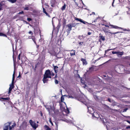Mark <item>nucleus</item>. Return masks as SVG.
Segmentation results:
<instances>
[{
	"label": "nucleus",
	"mask_w": 130,
	"mask_h": 130,
	"mask_svg": "<svg viewBox=\"0 0 130 130\" xmlns=\"http://www.w3.org/2000/svg\"><path fill=\"white\" fill-rule=\"evenodd\" d=\"M3 5V3L2 2H1L0 3V6H1L2 7Z\"/></svg>",
	"instance_id": "nucleus-39"
},
{
	"label": "nucleus",
	"mask_w": 130,
	"mask_h": 130,
	"mask_svg": "<svg viewBox=\"0 0 130 130\" xmlns=\"http://www.w3.org/2000/svg\"><path fill=\"white\" fill-rule=\"evenodd\" d=\"M16 124L15 123H14L12 125V126H11L12 128H13L14 126H15L16 125Z\"/></svg>",
	"instance_id": "nucleus-28"
},
{
	"label": "nucleus",
	"mask_w": 130,
	"mask_h": 130,
	"mask_svg": "<svg viewBox=\"0 0 130 130\" xmlns=\"http://www.w3.org/2000/svg\"><path fill=\"white\" fill-rule=\"evenodd\" d=\"M123 54V52H117V54L118 55H122Z\"/></svg>",
	"instance_id": "nucleus-13"
},
{
	"label": "nucleus",
	"mask_w": 130,
	"mask_h": 130,
	"mask_svg": "<svg viewBox=\"0 0 130 130\" xmlns=\"http://www.w3.org/2000/svg\"><path fill=\"white\" fill-rule=\"evenodd\" d=\"M37 123H39V122L38 121H37Z\"/></svg>",
	"instance_id": "nucleus-64"
},
{
	"label": "nucleus",
	"mask_w": 130,
	"mask_h": 130,
	"mask_svg": "<svg viewBox=\"0 0 130 130\" xmlns=\"http://www.w3.org/2000/svg\"><path fill=\"white\" fill-rule=\"evenodd\" d=\"M66 8V5L65 4L63 6H62V7L61 8V9L62 10H64Z\"/></svg>",
	"instance_id": "nucleus-16"
},
{
	"label": "nucleus",
	"mask_w": 130,
	"mask_h": 130,
	"mask_svg": "<svg viewBox=\"0 0 130 130\" xmlns=\"http://www.w3.org/2000/svg\"><path fill=\"white\" fill-rule=\"evenodd\" d=\"M92 13H93L94 14H94H95V12H93Z\"/></svg>",
	"instance_id": "nucleus-61"
},
{
	"label": "nucleus",
	"mask_w": 130,
	"mask_h": 130,
	"mask_svg": "<svg viewBox=\"0 0 130 130\" xmlns=\"http://www.w3.org/2000/svg\"><path fill=\"white\" fill-rule=\"evenodd\" d=\"M83 42H80L79 43V44L80 45H82L83 44Z\"/></svg>",
	"instance_id": "nucleus-44"
},
{
	"label": "nucleus",
	"mask_w": 130,
	"mask_h": 130,
	"mask_svg": "<svg viewBox=\"0 0 130 130\" xmlns=\"http://www.w3.org/2000/svg\"><path fill=\"white\" fill-rule=\"evenodd\" d=\"M21 54H20L18 55V57H20V56Z\"/></svg>",
	"instance_id": "nucleus-59"
},
{
	"label": "nucleus",
	"mask_w": 130,
	"mask_h": 130,
	"mask_svg": "<svg viewBox=\"0 0 130 130\" xmlns=\"http://www.w3.org/2000/svg\"><path fill=\"white\" fill-rule=\"evenodd\" d=\"M91 33L90 32H88V35H90L91 34Z\"/></svg>",
	"instance_id": "nucleus-46"
},
{
	"label": "nucleus",
	"mask_w": 130,
	"mask_h": 130,
	"mask_svg": "<svg viewBox=\"0 0 130 130\" xmlns=\"http://www.w3.org/2000/svg\"><path fill=\"white\" fill-rule=\"evenodd\" d=\"M24 13V12L23 11H22L21 12H19L18 14H23Z\"/></svg>",
	"instance_id": "nucleus-36"
},
{
	"label": "nucleus",
	"mask_w": 130,
	"mask_h": 130,
	"mask_svg": "<svg viewBox=\"0 0 130 130\" xmlns=\"http://www.w3.org/2000/svg\"><path fill=\"white\" fill-rule=\"evenodd\" d=\"M103 41H104L105 40V38L103 36H100L99 37Z\"/></svg>",
	"instance_id": "nucleus-18"
},
{
	"label": "nucleus",
	"mask_w": 130,
	"mask_h": 130,
	"mask_svg": "<svg viewBox=\"0 0 130 130\" xmlns=\"http://www.w3.org/2000/svg\"><path fill=\"white\" fill-rule=\"evenodd\" d=\"M18 59H19V60L20 59V57H18Z\"/></svg>",
	"instance_id": "nucleus-58"
},
{
	"label": "nucleus",
	"mask_w": 130,
	"mask_h": 130,
	"mask_svg": "<svg viewBox=\"0 0 130 130\" xmlns=\"http://www.w3.org/2000/svg\"><path fill=\"white\" fill-rule=\"evenodd\" d=\"M57 76V74H56V75H55V78H56V77Z\"/></svg>",
	"instance_id": "nucleus-62"
},
{
	"label": "nucleus",
	"mask_w": 130,
	"mask_h": 130,
	"mask_svg": "<svg viewBox=\"0 0 130 130\" xmlns=\"http://www.w3.org/2000/svg\"><path fill=\"white\" fill-rule=\"evenodd\" d=\"M126 59L129 60L130 59V56L126 57Z\"/></svg>",
	"instance_id": "nucleus-29"
},
{
	"label": "nucleus",
	"mask_w": 130,
	"mask_h": 130,
	"mask_svg": "<svg viewBox=\"0 0 130 130\" xmlns=\"http://www.w3.org/2000/svg\"><path fill=\"white\" fill-rule=\"evenodd\" d=\"M14 83H12V82L11 84H10L9 85V90L8 92V94H9L11 93V91L12 90V89L13 88L14 86Z\"/></svg>",
	"instance_id": "nucleus-4"
},
{
	"label": "nucleus",
	"mask_w": 130,
	"mask_h": 130,
	"mask_svg": "<svg viewBox=\"0 0 130 130\" xmlns=\"http://www.w3.org/2000/svg\"><path fill=\"white\" fill-rule=\"evenodd\" d=\"M29 34H32V31H30L29 32Z\"/></svg>",
	"instance_id": "nucleus-47"
},
{
	"label": "nucleus",
	"mask_w": 130,
	"mask_h": 130,
	"mask_svg": "<svg viewBox=\"0 0 130 130\" xmlns=\"http://www.w3.org/2000/svg\"><path fill=\"white\" fill-rule=\"evenodd\" d=\"M81 60L83 62V65H86L87 64V63L86 59H84V58H82Z\"/></svg>",
	"instance_id": "nucleus-9"
},
{
	"label": "nucleus",
	"mask_w": 130,
	"mask_h": 130,
	"mask_svg": "<svg viewBox=\"0 0 130 130\" xmlns=\"http://www.w3.org/2000/svg\"><path fill=\"white\" fill-rule=\"evenodd\" d=\"M128 109V108H126L124 109L123 111V112H126L127 110Z\"/></svg>",
	"instance_id": "nucleus-31"
},
{
	"label": "nucleus",
	"mask_w": 130,
	"mask_h": 130,
	"mask_svg": "<svg viewBox=\"0 0 130 130\" xmlns=\"http://www.w3.org/2000/svg\"><path fill=\"white\" fill-rule=\"evenodd\" d=\"M110 33H111V34H115L119 33V32H115V33H112V32H110Z\"/></svg>",
	"instance_id": "nucleus-35"
},
{
	"label": "nucleus",
	"mask_w": 130,
	"mask_h": 130,
	"mask_svg": "<svg viewBox=\"0 0 130 130\" xmlns=\"http://www.w3.org/2000/svg\"><path fill=\"white\" fill-rule=\"evenodd\" d=\"M32 39V40H33V41H34V43H35L36 44V41H35V38H33Z\"/></svg>",
	"instance_id": "nucleus-34"
},
{
	"label": "nucleus",
	"mask_w": 130,
	"mask_h": 130,
	"mask_svg": "<svg viewBox=\"0 0 130 130\" xmlns=\"http://www.w3.org/2000/svg\"><path fill=\"white\" fill-rule=\"evenodd\" d=\"M75 20H77L78 21H79L80 22H81L82 21V19L78 18H76L75 19Z\"/></svg>",
	"instance_id": "nucleus-22"
},
{
	"label": "nucleus",
	"mask_w": 130,
	"mask_h": 130,
	"mask_svg": "<svg viewBox=\"0 0 130 130\" xmlns=\"http://www.w3.org/2000/svg\"><path fill=\"white\" fill-rule=\"evenodd\" d=\"M20 76V74L18 76V77H19Z\"/></svg>",
	"instance_id": "nucleus-60"
},
{
	"label": "nucleus",
	"mask_w": 130,
	"mask_h": 130,
	"mask_svg": "<svg viewBox=\"0 0 130 130\" xmlns=\"http://www.w3.org/2000/svg\"><path fill=\"white\" fill-rule=\"evenodd\" d=\"M11 124V122L7 123L5 124L4 127V130H8V128H9V130L12 129V127L10 126Z\"/></svg>",
	"instance_id": "nucleus-3"
},
{
	"label": "nucleus",
	"mask_w": 130,
	"mask_h": 130,
	"mask_svg": "<svg viewBox=\"0 0 130 130\" xmlns=\"http://www.w3.org/2000/svg\"><path fill=\"white\" fill-rule=\"evenodd\" d=\"M43 13H45L46 14V15L48 17H50V15L48 14L47 12H46L45 9L44 8H43Z\"/></svg>",
	"instance_id": "nucleus-11"
},
{
	"label": "nucleus",
	"mask_w": 130,
	"mask_h": 130,
	"mask_svg": "<svg viewBox=\"0 0 130 130\" xmlns=\"http://www.w3.org/2000/svg\"><path fill=\"white\" fill-rule=\"evenodd\" d=\"M109 26H110L112 27V28H116V29H118V28H120V29H122V28L121 27H119L117 26L113 25H112L111 24H110Z\"/></svg>",
	"instance_id": "nucleus-8"
},
{
	"label": "nucleus",
	"mask_w": 130,
	"mask_h": 130,
	"mask_svg": "<svg viewBox=\"0 0 130 130\" xmlns=\"http://www.w3.org/2000/svg\"><path fill=\"white\" fill-rule=\"evenodd\" d=\"M87 107L88 108V112L89 113L92 114H93L94 112L93 108L91 107H88V106H87Z\"/></svg>",
	"instance_id": "nucleus-6"
},
{
	"label": "nucleus",
	"mask_w": 130,
	"mask_h": 130,
	"mask_svg": "<svg viewBox=\"0 0 130 130\" xmlns=\"http://www.w3.org/2000/svg\"><path fill=\"white\" fill-rule=\"evenodd\" d=\"M47 78H51V73L50 70H47L46 71L44 75L42 80L44 83H47L48 81Z\"/></svg>",
	"instance_id": "nucleus-1"
},
{
	"label": "nucleus",
	"mask_w": 130,
	"mask_h": 130,
	"mask_svg": "<svg viewBox=\"0 0 130 130\" xmlns=\"http://www.w3.org/2000/svg\"><path fill=\"white\" fill-rule=\"evenodd\" d=\"M81 22L82 23L84 24H86V23H88L87 22L83 21L82 20V21H81Z\"/></svg>",
	"instance_id": "nucleus-25"
},
{
	"label": "nucleus",
	"mask_w": 130,
	"mask_h": 130,
	"mask_svg": "<svg viewBox=\"0 0 130 130\" xmlns=\"http://www.w3.org/2000/svg\"><path fill=\"white\" fill-rule=\"evenodd\" d=\"M83 37V36H79L78 37V38H79L80 39L81 37Z\"/></svg>",
	"instance_id": "nucleus-42"
},
{
	"label": "nucleus",
	"mask_w": 130,
	"mask_h": 130,
	"mask_svg": "<svg viewBox=\"0 0 130 130\" xmlns=\"http://www.w3.org/2000/svg\"><path fill=\"white\" fill-rule=\"evenodd\" d=\"M92 117L96 118H98L99 117V114H98L96 112H94V113L92 114Z\"/></svg>",
	"instance_id": "nucleus-7"
},
{
	"label": "nucleus",
	"mask_w": 130,
	"mask_h": 130,
	"mask_svg": "<svg viewBox=\"0 0 130 130\" xmlns=\"http://www.w3.org/2000/svg\"><path fill=\"white\" fill-rule=\"evenodd\" d=\"M94 97L95 99L96 100L98 98V97L96 95H94Z\"/></svg>",
	"instance_id": "nucleus-30"
},
{
	"label": "nucleus",
	"mask_w": 130,
	"mask_h": 130,
	"mask_svg": "<svg viewBox=\"0 0 130 130\" xmlns=\"http://www.w3.org/2000/svg\"><path fill=\"white\" fill-rule=\"evenodd\" d=\"M112 53L113 54H117V52L113 51L112 52Z\"/></svg>",
	"instance_id": "nucleus-32"
},
{
	"label": "nucleus",
	"mask_w": 130,
	"mask_h": 130,
	"mask_svg": "<svg viewBox=\"0 0 130 130\" xmlns=\"http://www.w3.org/2000/svg\"><path fill=\"white\" fill-rule=\"evenodd\" d=\"M29 123L31 125L34 129H36L38 126V125L36 124L35 122L31 120H29Z\"/></svg>",
	"instance_id": "nucleus-2"
},
{
	"label": "nucleus",
	"mask_w": 130,
	"mask_h": 130,
	"mask_svg": "<svg viewBox=\"0 0 130 130\" xmlns=\"http://www.w3.org/2000/svg\"><path fill=\"white\" fill-rule=\"evenodd\" d=\"M105 27H109V26L107 25H105Z\"/></svg>",
	"instance_id": "nucleus-52"
},
{
	"label": "nucleus",
	"mask_w": 130,
	"mask_h": 130,
	"mask_svg": "<svg viewBox=\"0 0 130 130\" xmlns=\"http://www.w3.org/2000/svg\"><path fill=\"white\" fill-rule=\"evenodd\" d=\"M115 1V0H113V2H112V6H113V3H114V1Z\"/></svg>",
	"instance_id": "nucleus-53"
},
{
	"label": "nucleus",
	"mask_w": 130,
	"mask_h": 130,
	"mask_svg": "<svg viewBox=\"0 0 130 130\" xmlns=\"http://www.w3.org/2000/svg\"><path fill=\"white\" fill-rule=\"evenodd\" d=\"M126 30L127 31H128L129 32H130V30H127L126 29Z\"/></svg>",
	"instance_id": "nucleus-55"
},
{
	"label": "nucleus",
	"mask_w": 130,
	"mask_h": 130,
	"mask_svg": "<svg viewBox=\"0 0 130 130\" xmlns=\"http://www.w3.org/2000/svg\"><path fill=\"white\" fill-rule=\"evenodd\" d=\"M8 1L12 3H14L16 1V0H8Z\"/></svg>",
	"instance_id": "nucleus-17"
},
{
	"label": "nucleus",
	"mask_w": 130,
	"mask_h": 130,
	"mask_svg": "<svg viewBox=\"0 0 130 130\" xmlns=\"http://www.w3.org/2000/svg\"><path fill=\"white\" fill-rule=\"evenodd\" d=\"M84 104H85V105H87L86 104L87 103H84Z\"/></svg>",
	"instance_id": "nucleus-63"
},
{
	"label": "nucleus",
	"mask_w": 130,
	"mask_h": 130,
	"mask_svg": "<svg viewBox=\"0 0 130 130\" xmlns=\"http://www.w3.org/2000/svg\"><path fill=\"white\" fill-rule=\"evenodd\" d=\"M24 9L25 10H29V8L28 7H26L24 8Z\"/></svg>",
	"instance_id": "nucleus-40"
},
{
	"label": "nucleus",
	"mask_w": 130,
	"mask_h": 130,
	"mask_svg": "<svg viewBox=\"0 0 130 130\" xmlns=\"http://www.w3.org/2000/svg\"><path fill=\"white\" fill-rule=\"evenodd\" d=\"M1 99L3 100H8L9 98H1Z\"/></svg>",
	"instance_id": "nucleus-20"
},
{
	"label": "nucleus",
	"mask_w": 130,
	"mask_h": 130,
	"mask_svg": "<svg viewBox=\"0 0 130 130\" xmlns=\"http://www.w3.org/2000/svg\"><path fill=\"white\" fill-rule=\"evenodd\" d=\"M27 20L29 21H30L31 20V18H27Z\"/></svg>",
	"instance_id": "nucleus-37"
},
{
	"label": "nucleus",
	"mask_w": 130,
	"mask_h": 130,
	"mask_svg": "<svg viewBox=\"0 0 130 130\" xmlns=\"http://www.w3.org/2000/svg\"><path fill=\"white\" fill-rule=\"evenodd\" d=\"M52 75V76H53L54 75V74L53 73H51V75Z\"/></svg>",
	"instance_id": "nucleus-48"
},
{
	"label": "nucleus",
	"mask_w": 130,
	"mask_h": 130,
	"mask_svg": "<svg viewBox=\"0 0 130 130\" xmlns=\"http://www.w3.org/2000/svg\"><path fill=\"white\" fill-rule=\"evenodd\" d=\"M68 27V28L67 30V31L68 33H70V31L72 30V28L74 26H72L71 24H69L67 25Z\"/></svg>",
	"instance_id": "nucleus-5"
},
{
	"label": "nucleus",
	"mask_w": 130,
	"mask_h": 130,
	"mask_svg": "<svg viewBox=\"0 0 130 130\" xmlns=\"http://www.w3.org/2000/svg\"><path fill=\"white\" fill-rule=\"evenodd\" d=\"M124 117L126 118H130V116H124Z\"/></svg>",
	"instance_id": "nucleus-54"
},
{
	"label": "nucleus",
	"mask_w": 130,
	"mask_h": 130,
	"mask_svg": "<svg viewBox=\"0 0 130 130\" xmlns=\"http://www.w3.org/2000/svg\"><path fill=\"white\" fill-rule=\"evenodd\" d=\"M115 49V48H114V49H108L107 50H106L105 51V53H106L107 52H108V51H109L110 50H114V49Z\"/></svg>",
	"instance_id": "nucleus-24"
},
{
	"label": "nucleus",
	"mask_w": 130,
	"mask_h": 130,
	"mask_svg": "<svg viewBox=\"0 0 130 130\" xmlns=\"http://www.w3.org/2000/svg\"><path fill=\"white\" fill-rule=\"evenodd\" d=\"M55 83L56 84H58V81L57 80H55Z\"/></svg>",
	"instance_id": "nucleus-33"
},
{
	"label": "nucleus",
	"mask_w": 130,
	"mask_h": 130,
	"mask_svg": "<svg viewBox=\"0 0 130 130\" xmlns=\"http://www.w3.org/2000/svg\"><path fill=\"white\" fill-rule=\"evenodd\" d=\"M13 53H14V48L13 46Z\"/></svg>",
	"instance_id": "nucleus-56"
},
{
	"label": "nucleus",
	"mask_w": 130,
	"mask_h": 130,
	"mask_svg": "<svg viewBox=\"0 0 130 130\" xmlns=\"http://www.w3.org/2000/svg\"><path fill=\"white\" fill-rule=\"evenodd\" d=\"M36 45H37V47L38 48V47H39V45H37V44Z\"/></svg>",
	"instance_id": "nucleus-57"
},
{
	"label": "nucleus",
	"mask_w": 130,
	"mask_h": 130,
	"mask_svg": "<svg viewBox=\"0 0 130 130\" xmlns=\"http://www.w3.org/2000/svg\"><path fill=\"white\" fill-rule=\"evenodd\" d=\"M63 96H62L61 98V101L62 102H63L64 100V99Z\"/></svg>",
	"instance_id": "nucleus-23"
},
{
	"label": "nucleus",
	"mask_w": 130,
	"mask_h": 130,
	"mask_svg": "<svg viewBox=\"0 0 130 130\" xmlns=\"http://www.w3.org/2000/svg\"><path fill=\"white\" fill-rule=\"evenodd\" d=\"M68 98H71L72 99H73L74 98V96H72V95H71L69 94V95L68 96Z\"/></svg>",
	"instance_id": "nucleus-21"
},
{
	"label": "nucleus",
	"mask_w": 130,
	"mask_h": 130,
	"mask_svg": "<svg viewBox=\"0 0 130 130\" xmlns=\"http://www.w3.org/2000/svg\"><path fill=\"white\" fill-rule=\"evenodd\" d=\"M14 74H15V72L14 71L13 73V74L12 75V83L14 82Z\"/></svg>",
	"instance_id": "nucleus-15"
},
{
	"label": "nucleus",
	"mask_w": 130,
	"mask_h": 130,
	"mask_svg": "<svg viewBox=\"0 0 130 130\" xmlns=\"http://www.w3.org/2000/svg\"><path fill=\"white\" fill-rule=\"evenodd\" d=\"M3 10V8L2 7L0 6V11L2 10Z\"/></svg>",
	"instance_id": "nucleus-45"
},
{
	"label": "nucleus",
	"mask_w": 130,
	"mask_h": 130,
	"mask_svg": "<svg viewBox=\"0 0 130 130\" xmlns=\"http://www.w3.org/2000/svg\"><path fill=\"white\" fill-rule=\"evenodd\" d=\"M50 122L51 123V124L52 125H53V123L52 122V121H51V118H50L49 119V120Z\"/></svg>",
	"instance_id": "nucleus-26"
},
{
	"label": "nucleus",
	"mask_w": 130,
	"mask_h": 130,
	"mask_svg": "<svg viewBox=\"0 0 130 130\" xmlns=\"http://www.w3.org/2000/svg\"><path fill=\"white\" fill-rule=\"evenodd\" d=\"M126 129L130 128V126H128L126 127Z\"/></svg>",
	"instance_id": "nucleus-49"
},
{
	"label": "nucleus",
	"mask_w": 130,
	"mask_h": 130,
	"mask_svg": "<svg viewBox=\"0 0 130 130\" xmlns=\"http://www.w3.org/2000/svg\"><path fill=\"white\" fill-rule=\"evenodd\" d=\"M104 32H105V34H106L107 33V32H109V33H110V32H109V31H105V30H103Z\"/></svg>",
	"instance_id": "nucleus-41"
},
{
	"label": "nucleus",
	"mask_w": 130,
	"mask_h": 130,
	"mask_svg": "<svg viewBox=\"0 0 130 130\" xmlns=\"http://www.w3.org/2000/svg\"><path fill=\"white\" fill-rule=\"evenodd\" d=\"M55 72L56 73H57L58 72V70H54Z\"/></svg>",
	"instance_id": "nucleus-50"
},
{
	"label": "nucleus",
	"mask_w": 130,
	"mask_h": 130,
	"mask_svg": "<svg viewBox=\"0 0 130 130\" xmlns=\"http://www.w3.org/2000/svg\"><path fill=\"white\" fill-rule=\"evenodd\" d=\"M68 122H69V123H70V122H72V121H71V120H70V119H68Z\"/></svg>",
	"instance_id": "nucleus-38"
},
{
	"label": "nucleus",
	"mask_w": 130,
	"mask_h": 130,
	"mask_svg": "<svg viewBox=\"0 0 130 130\" xmlns=\"http://www.w3.org/2000/svg\"><path fill=\"white\" fill-rule=\"evenodd\" d=\"M0 36H3L4 37H7V36L5 34L1 32H0Z\"/></svg>",
	"instance_id": "nucleus-19"
},
{
	"label": "nucleus",
	"mask_w": 130,
	"mask_h": 130,
	"mask_svg": "<svg viewBox=\"0 0 130 130\" xmlns=\"http://www.w3.org/2000/svg\"><path fill=\"white\" fill-rule=\"evenodd\" d=\"M44 128L46 130H50L51 128L47 125H45L44 126Z\"/></svg>",
	"instance_id": "nucleus-12"
},
{
	"label": "nucleus",
	"mask_w": 130,
	"mask_h": 130,
	"mask_svg": "<svg viewBox=\"0 0 130 130\" xmlns=\"http://www.w3.org/2000/svg\"><path fill=\"white\" fill-rule=\"evenodd\" d=\"M72 51H73L74 52L73 53H70V55L71 56H72L73 55H75V50H72L71 51V52H72Z\"/></svg>",
	"instance_id": "nucleus-14"
},
{
	"label": "nucleus",
	"mask_w": 130,
	"mask_h": 130,
	"mask_svg": "<svg viewBox=\"0 0 130 130\" xmlns=\"http://www.w3.org/2000/svg\"><path fill=\"white\" fill-rule=\"evenodd\" d=\"M128 123H129V124H130V121L128 120H126V121Z\"/></svg>",
	"instance_id": "nucleus-51"
},
{
	"label": "nucleus",
	"mask_w": 130,
	"mask_h": 130,
	"mask_svg": "<svg viewBox=\"0 0 130 130\" xmlns=\"http://www.w3.org/2000/svg\"><path fill=\"white\" fill-rule=\"evenodd\" d=\"M94 69V66H92L91 67L89 68V70L88 71L91 72L93 71Z\"/></svg>",
	"instance_id": "nucleus-10"
},
{
	"label": "nucleus",
	"mask_w": 130,
	"mask_h": 130,
	"mask_svg": "<svg viewBox=\"0 0 130 130\" xmlns=\"http://www.w3.org/2000/svg\"><path fill=\"white\" fill-rule=\"evenodd\" d=\"M58 67L57 66H54V70H58Z\"/></svg>",
	"instance_id": "nucleus-27"
},
{
	"label": "nucleus",
	"mask_w": 130,
	"mask_h": 130,
	"mask_svg": "<svg viewBox=\"0 0 130 130\" xmlns=\"http://www.w3.org/2000/svg\"><path fill=\"white\" fill-rule=\"evenodd\" d=\"M108 101H109V102H111V100L110 98H108Z\"/></svg>",
	"instance_id": "nucleus-43"
}]
</instances>
